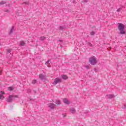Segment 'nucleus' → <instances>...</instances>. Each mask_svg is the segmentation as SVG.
<instances>
[{
    "instance_id": "13",
    "label": "nucleus",
    "mask_w": 126,
    "mask_h": 126,
    "mask_svg": "<svg viewBox=\"0 0 126 126\" xmlns=\"http://www.w3.org/2000/svg\"><path fill=\"white\" fill-rule=\"evenodd\" d=\"M60 30H62V31H63L64 29H65V27L61 26L60 27Z\"/></svg>"
},
{
    "instance_id": "15",
    "label": "nucleus",
    "mask_w": 126,
    "mask_h": 126,
    "mask_svg": "<svg viewBox=\"0 0 126 126\" xmlns=\"http://www.w3.org/2000/svg\"><path fill=\"white\" fill-rule=\"evenodd\" d=\"M25 45V43L23 41H21L20 43V46H23Z\"/></svg>"
},
{
    "instance_id": "5",
    "label": "nucleus",
    "mask_w": 126,
    "mask_h": 126,
    "mask_svg": "<svg viewBox=\"0 0 126 126\" xmlns=\"http://www.w3.org/2000/svg\"><path fill=\"white\" fill-rule=\"evenodd\" d=\"M49 108H50V109H52V110H53V109H55L56 107V104L54 103H49L48 104Z\"/></svg>"
},
{
    "instance_id": "3",
    "label": "nucleus",
    "mask_w": 126,
    "mask_h": 126,
    "mask_svg": "<svg viewBox=\"0 0 126 126\" xmlns=\"http://www.w3.org/2000/svg\"><path fill=\"white\" fill-rule=\"evenodd\" d=\"M62 82V79L59 77L56 78L54 79V81L53 82L52 84H54V85H57L58 83H61Z\"/></svg>"
},
{
    "instance_id": "6",
    "label": "nucleus",
    "mask_w": 126,
    "mask_h": 126,
    "mask_svg": "<svg viewBox=\"0 0 126 126\" xmlns=\"http://www.w3.org/2000/svg\"><path fill=\"white\" fill-rule=\"evenodd\" d=\"M1 94H0V100H3L4 98V96H3L4 94H5L3 91H1Z\"/></svg>"
},
{
    "instance_id": "14",
    "label": "nucleus",
    "mask_w": 126,
    "mask_h": 126,
    "mask_svg": "<svg viewBox=\"0 0 126 126\" xmlns=\"http://www.w3.org/2000/svg\"><path fill=\"white\" fill-rule=\"evenodd\" d=\"M14 29V27H12L10 31L9 34H12L13 32V30Z\"/></svg>"
},
{
    "instance_id": "22",
    "label": "nucleus",
    "mask_w": 126,
    "mask_h": 126,
    "mask_svg": "<svg viewBox=\"0 0 126 126\" xmlns=\"http://www.w3.org/2000/svg\"><path fill=\"white\" fill-rule=\"evenodd\" d=\"M4 3H5V2H4V1H1L0 2V4H4Z\"/></svg>"
},
{
    "instance_id": "2",
    "label": "nucleus",
    "mask_w": 126,
    "mask_h": 126,
    "mask_svg": "<svg viewBox=\"0 0 126 126\" xmlns=\"http://www.w3.org/2000/svg\"><path fill=\"white\" fill-rule=\"evenodd\" d=\"M118 29L120 31V34H126V31H125V25L120 23L118 25Z\"/></svg>"
},
{
    "instance_id": "25",
    "label": "nucleus",
    "mask_w": 126,
    "mask_h": 126,
    "mask_svg": "<svg viewBox=\"0 0 126 126\" xmlns=\"http://www.w3.org/2000/svg\"><path fill=\"white\" fill-rule=\"evenodd\" d=\"M65 117H66V113L63 114V117L65 118Z\"/></svg>"
},
{
    "instance_id": "24",
    "label": "nucleus",
    "mask_w": 126,
    "mask_h": 126,
    "mask_svg": "<svg viewBox=\"0 0 126 126\" xmlns=\"http://www.w3.org/2000/svg\"><path fill=\"white\" fill-rule=\"evenodd\" d=\"M120 10H121V8L118 9L117 10V11L118 12H120Z\"/></svg>"
},
{
    "instance_id": "17",
    "label": "nucleus",
    "mask_w": 126,
    "mask_h": 126,
    "mask_svg": "<svg viewBox=\"0 0 126 126\" xmlns=\"http://www.w3.org/2000/svg\"><path fill=\"white\" fill-rule=\"evenodd\" d=\"M56 104L57 105H60V104H61V101L59 100H57L56 101Z\"/></svg>"
},
{
    "instance_id": "12",
    "label": "nucleus",
    "mask_w": 126,
    "mask_h": 126,
    "mask_svg": "<svg viewBox=\"0 0 126 126\" xmlns=\"http://www.w3.org/2000/svg\"><path fill=\"white\" fill-rule=\"evenodd\" d=\"M39 78H40L41 80L45 79V76L43 75L42 74H40L39 75Z\"/></svg>"
},
{
    "instance_id": "20",
    "label": "nucleus",
    "mask_w": 126,
    "mask_h": 126,
    "mask_svg": "<svg viewBox=\"0 0 126 126\" xmlns=\"http://www.w3.org/2000/svg\"><path fill=\"white\" fill-rule=\"evenodd\" d=\"M95 34V32H92L90 33V35H93Z\"/></svg>"
},
{
    "instance_id": "11",
    "label": "nucleus",
    "mask_w": 126,
    "mask_h": 126,
    "mask_svg": "<svg viewBox=\"0 0 126 126\" xmlns=\"http://www.w3.org/2000/svg\"><path fill=\"white\" fill-rule=\"evenodd\" d=\"M50 63H51V62L50 61V60H48V61L45 63V64H46V65H47L48 67H51V64H50Z\"/></svg>"
},
{
    "instance_id": "8",
    "label": "nucleus",
    "mask_w": 126,
    "mask_h": 126,
    "mask_svg": "<svg viewBox=\"0 0 126 126\" xmlns=\"http://www.w3.org/2000/svg\"><path fill=\"white\" fill-rule=\"evenodd\" d=\"M61 77H62V78H63L64 80H66V79L68 78L67 76L64 74L62 75Z\"/></svg>"
},
{
    "instance_id": "23",
    "label": "nucleus",
    "mask_w": 126,
    "mask_h": 126,
    "mask_svg": "<svg viewBox=\"0 0 126 126\" xmlns=\"http://www.w3.org/2000/svg\"><path fill=\"white\" fill-rule=\"evenodd\" d=\"M7 52H8V53H10V52H11V50H10V49H8L7 50Z\"/></svg>"
},
{
    "instance_id": "9",
    "label": "nucleus",
    "mask_w": 126,
    "mask_h": 126,
    "mask_svg": "<svg viewBox=\"0 0 126 126\" xmlns=\"http://www.w3.org/2000/svg\"><path fill=\"white\" fill-rule=\"evenodd\" d=\"M106 96L108 99H112L115 97V95L114 94H108Z\"/></svg>"
},
{
    "instance_id": "19",
    "label": "nucleus",
    "mask_w": 126,
    "mask_h": 126,
    "mask_svg": "<svg viewBox=\"0 0 126 126\" xmlns=\"http://www.w3.org/2000/svg\"><path fill=\"white\" fill-rule=\"evenodd\" d=\"M45 39H46V37L45 36L40 37V40H41L42 41H43V40H45Z\"/></svg>"
},
{
    "instance_id": "27",
    "label": "nucleus",
    "mask_w": 126,
    "mask_h": 126,
    "mask_svg": "<svg viewBox=\"0 0 126 126\" xmlns=\"http://www.w3.org/2000/svg\"><path fill=\"white\" fill-rule=\"evenodd\" d=\"M85 2L87 1V0H85Z\"/></svg>"
},
{
    "instance_id": "16",
    "label": "nucleus",
    "mask_w": 126,
    "mask_h": 126,
    "mask_svg": "<svg viewBox=\"0 0 126 126\" xmlns=\"http://www.w3.org/2000/svg\"><path fill=\"white\" fill-rule=\"evenodd\" d=\"M13 88L10 87L8 88V90H9V91H12V90H13Z\"/></svg>"
},
{
    "instance_id": "1",
    "label": "nucleus",
    "mask_w": 126,
    "mask_h": 126,
    "mask_svg": "<svg viewBox=\"0 0 126 126\" xmlns=\"http://www.w3.org/2000/svg\"><path fill=\"white\" fill-rule=\"evenodd\" d=\"M89 62L92 65H95L98 63V60L95 56H93L89 58Z\"/></svg>"
},
{
    "instance_id": "21",
    "label": "nucleus",
    "mask_w": 126,
    "mask_h": 126,
    "mask_svg": "<svg viewBox=\"0 0 126 126\" xmlns=\"http://www.w3.org/2000/svg\"><path fill=\"white\" fill-rule=\"evenodd\" d=\"M86 68H87V69H89V68H90V66H89V65H87L86 66H85Z\"/></svg>"
},
{
    "instance_id": "28",
    "label": "nucleus",
    "mask_w": 126,
    "mask_h": 126,
    "mask_svg": "<svg viewBox=\"0 0 126 126\" xmlns=\"http://www.w3.org/2000/svg\"><path fill=\"white\" fill-rule=\"evenodd\" d=\"M6 12H8V10H7Z\"/></svg>"
},
{
    "instance_id": "26",
    "label": "nucleus",
    "mask_w": 126,
    "mask_h": 126,
    "mask_svg": "<svg viewBox=\"0 0 126 126\" xmlns=\"http://www.w3.org/2000/svg\"><path fill=\"white\" fill-rule=\"evenodd\" d=\"M60 42H63V40H59Z\"/></svg>"
},
{
    "instance_id": "18",
    "label": "nucleus",
    "mask_w": 126,
    "mask_h": 126,
    "mask_svg": "<svg viewBox=\"0 0 126 126\" xmlns=\"http://www.w3.org/2000/svg\"><path fill=\"white\" fill-rule=\"evenodd\" d=\"M32 84H35V83H37V80H33L32 81Z\"/></svg>"
},
{
    "instance_id": "10",
    "label": "nucleus",
    "mask_w": 126,
    "mask_h": 126,
    "mask_svg": "<svg viewBox=\"0 0 126 126\" xmlns=\"http://www.w3.org/2000/svg\"><path fill=\"white\" fill-rule=\"evenodd\" d=\"M63 102L65 104H69V101H68V99H67V98H64L63 99Z\"/></svg>"
},
{
    "instance_id": "7",
    "label": "nucleus",
    "mask_w": 126,
    "mask_h": 126,
    "mask_svg": "<svg viewBox=\"0 0 126 126\" xmlns=\"http://www.w3.org/2000/svg\"><path fill=\"white\" fill-rule=\"evenodd\" d=\"M70 112L71 114H75L76 113L75 109L73 107L70 109Z\"/></svg>"
},
{
    "instance_id": "4",
    "label": "nucleus",
    "mask_w": 126,
    "mask_h": 126,
    "mask_svg": "<svg viewBox=\"0 0 126 126\" xmlns=\"http://www.w3.org/2000/svg\"><path fill=\"white\" fill-rule=\"evenodd\" d=\"M14 96L13 95H10L8 96L7 98V102H12V100H13Z\"/></svg>"
}]
</instances>
